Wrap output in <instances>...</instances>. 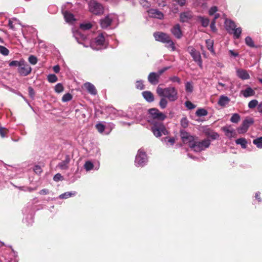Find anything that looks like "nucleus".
<instances>
[{
  "label": "nucleus",
  "mask_w": 262,
  "mask_h": 262,
  "mask_svg": "<svg viewBox=\"0 0 262 262\" xmlns=\"http://www.w3.org/2000/svg\"><path fill=\"white\" fill-rule=\"evenodd\" d=\"M148 15L150 17L162 19L163 17V13L157 9H150L148 11Z\"/></svg>",
  "instance_id": "f3484780"
},
{
  "label": "nucleus",
  "mask_w": 262,
  "mask_h": 262,
  "mask_svg": "<svg viewBox=\"0 0 262 262\" xmlns=\"http://www.w3.org/2000/svg\"><path fill=\"white\" fill-rule=\"evenodd\" d=\"M105 42V39L102 34H100L93 41H91L90 46L94 50H100Z\"/></svg>",
  "instance_id": "1a4fd4ad"
},
{
  "label": "nucleus",
  "mask_w": 262,
  "mask_h": 262,
  "mask_svg": "<svg viewBox=\"0 0 262 262\" xmlns=\"http://www.w3.org/2000/svg\"><path fill=\"white\" fill-rule=\"evenodd\" d=\"M71 195H72V193L71 192H65V193L60 195L59 198L62 199H67V198L70 197Z\"/></svg>",
  "instance_id": "8fccbe9b"
},
{
  "label": "nucleus",
  "mask_w": 262,
  "mask_h": 262,
  "mask_svg": "<svg viewBox=\"0 0 262 262\" xmlns=\"http://www.w3.org/2000/svg\"><path fill=\"white\" fill-rule=\"evenodd\" d=\"M254 120L251 118H246L243 121L240 127L237 128V131L239 134H243L247 132L248 128L252 124Z\"/></svg>",
  "instance_id": "9b49d317"
},
{
  "label": "nucleus",
  "mask_w": 262,
  "mask_h": 262,
  "mask_svg": "<svg viewBox=\"0 0 262 262\" xmlns=\"http://www.w3.org/2000/svg\"><path fill=\"white\" fill-rule=\"evenodd\" d=\"M149 113L152 117L154 119H157L159 120H164L166 118V116L157 108H151L149 110Z\"/></svg>",
  "instance_id": "ddd939ff"
},
{
  "label": "nucleus",
  "mask_w": 262,
  "mask_h": 262,
  "mask_svg": "<svg viewBox=\"0 0 262 262\" xmlns=\"http://www.w3.org/2000/svg\"><path fill=\"white\" fill-rule=\"evenodd\" d=\"M186 91L187 92L191 93L193 91V85L191 82H187L186 83Z\"/></svg>",
  "instance_id": "a19ab883"
},
{
  "label": "nucleus",
  "mask_w": 262,
  "mask_h": 262,
  "mask_svg": "<svg viewBox=\"0 0 262 262\" xmlns=\"http://www.w3.org/2000/svg\"><path fill=\"white\" fill-rule=\"evenodd\" d=\"M236 73L237 76L242 79L247 80L250 78V75L247 71L243 69H236Z\"/></svg>",
  "instance_id": "2eb2a0df"
},
{
  "label": "nucleus",
  "mask_w": 262,
  "mask_h": 262,
  "mask_svg": "<svg viewBox=\"0 0 262 262\" xmlns=\"http://www.w3.org/2000/svg\"><path fill=\"white\" fill-rule=\"evenodd\" d=\"M230 98L228 97L222 95L218 101V104L221 106H225L230 102Z\"/></svg>",
  "instance_id": "5701e85b"
},
{
  "label": "nucleus",
  "mask_w": 262,
  "mask_h": 262,
  "mask_svg": "<svg viewBox=\"0 0 262 262\" xmlns=\"http://www.w3.org/2000/svg\"><path fill=\"white\" fill-rule=\"evenodd\" d=\"M28 60L31 64L33 65L36 64L37 62V58L34 55L30 56Z\"/></svg>",
  "instance_id": "37998d69"
},
{
  "label": "nucleus",
  "mask_w": 262,
  "mask_h": 262,
  "mask_svg": "<svg viewBox=\"0 0 262 262\" xmlns=\"http://www.w3.org/2000/svg\"><path fill=\"white\" fill-rule=\"evenodd\" d=\"M245 42H246V43L248 46L251 47H254V43H253V40L251 37H250L249 36L247 37L245 39Z\"/></svg>",
  "instance_id": "a18cd8bd"
},
{
  "label": "nucleus",
  "mask_w": 262,
  "mask_h": 262,
  "mask_svg": "<svg viewBox=\"0 0 262 262\" xmlns=\"http://www.w3.org/2000/svg\"><path fill=\"white\" fill-rule=\"evenodd\" d=\"M20 64V61H12L9 64V65L10 66H17V67H18V68L19 67Z\"/></svg>",
  "instance_id": "13d9d810"
},
{
  "label": "nucleus",
  "mask_w": 262,
  "mask_h": 262,
  "mask_svg": "<svg viewBox=\"0 0 262 262\" xmlns=\"http://www.w3.org/2000/svg\"><path fill=\"white\" fill-rule=\"evenodd\" d=\"M223 130L225 133L226 136L229 138H232L235 134V132L233 129H230L229 127H225L223 128Z\"/></svg>",
  "instance_id": "393cba45"
},
{
  "label": "nucleus",
  "mask_w": 262,
  "mask_h": 262,
  "mask_svg": "<svg viewBox=\"0 0 262 262\" xmlns=\"http://www.w3.org/2000/svg\"><path fill=\"white\" fill-rule=\"evenodd\" d=\"M257 109L259 113H262V101L258 104Z\"/></svg>",
  "instance_id": "e2e57ef3"
},
{
  "label": "nucleus",
  "mask_w": 262,
  "mask_h": 262,
  "mask_svg": "<svg viewBox=\"0 0 262 262\" xmlns=\"http://www.w3.org/2000/svg\"><path fill=\"white\" fill-rule=\"evenodd\" d=\"M206 43L207 49L212 53L214 54L213 50V42L212 40L208 39L206 40Z\"/></svg>",
  "instance_id": "bb28decb"
},
{
  "label": "nucleus",
  "mask_w": 262,
  "mask_h": 262,
  "mask_svg": "<svg viewBox=\"0 0 262 262\" xmlns=\"http://www.w3.org/2000/svg\"><path fill=\"white\" fill-rule=\"evenodd\" d=\"M53 70H54V71L55 73H58V72H59V71H60V67H59V66H54V68H53Z\"/></svg>",
  "instance_id": "774afa93"
},
{
  "label": "nucleus",
  "mask_w": 262,
  "mask_h": 262,
  "mask_svg": "<svg viewBox=\"0 0 262 262\" xmlns=\"http://www.w3.org/2000/svg\"><path fill=\"white\" fill-rule=\"evenodd\" d=\"M151 130L156 137H160L162 135H166L168 134L163 124L161 122L154 123Z\"/></svg>",
  "instance_id": "20e7f679"
},
{
  "label": "nucleus",
  "mask_w": 262,
  "mask_h": 262,
  "mask_svg": "<svg viewBox=\"0 0 262 262\" xmlns=\"http://www.w3.org/2000/svg\"><path fill=\"white\" fill-rule=\"evenodd\" d=\"M253 143L256 145L258 148H262V137L254 140Z\"/></svg>",
  "instance_id": "2f4dec72"
},
{
  "label": "nucleus",
  "mask_w": 262,
  "mask_h": 262,
  "mask_svg": "<svg viewBox=\"0 0 262 262\" xmlns=\"http://www.w3.org/2000/svg\"><path fill=\"white\" fill-rule=\"evenodd\" d=\"M207 135L211 138L212 139H216L219 138V135L217 133L212 132V131H208L206 132Z\"/></svg>",
  "instance_id": "7c9ffc66"
},
{
  "label": "nucleus",
  "mask_w": 262,
  "mask_h": 262,
  "mask_svg": "<svg viewBox=\"0 0 262 262\" xmlns=\"http://www.w3.org/2000/svg\"><path fill=\"white\" fill-rule=\"evenodd\" d=\"M240 119V116L238 114L235 113L232 116L230 121L233 123H237L239 121Z\"/></svg>",
  "instance_id": "473e14b6"
},
{
  "label": "nucleus",
  "mask_w": 262,
  "mask_h": 262,
  "mask_svg": "<svg viewBox=\"0 0 262 262\" xmlns=\"http://www.w3.org/2000/svg\"><path fill=\"white\" fill-rule=\"evenodd\" d=\"M48 190L46 189H43L40 191L39 193L40 194H46L48 193Z\"/></svg>",
  "instance_id": "338daca9"
},
{
  "label": "nucleus",
  "mask_w": 262,
  "mask_h": 262,
  "mask_svg": "<svg viewBox=\"0 0 262 262\" xmlns=\"http://www.w3.org/2000/svg\"><path fill=\"white\" fill-rule=\"evenodd\" d=\"M8 130L4 127H0V135L2 137H4L6 136L7 134Z\"/></svg>",
  "instance_id": "603ef678"
},
{
  "label": "nucleus",
  "mask_w": 262,
  "mask_h": 262,
  "mask_svg": "<svg viewBox=\"0 0 262 262\" xmlns=\"http://www.w3.org/2000/svg\"><path fill=\"white\" fill-rule=\"evenodd\" d=\"M187 51L190 54L193 60L197 62L201 68H202V61L200 53L197 52L196 50L192 46L187 48Z\"/></svg>",
  "instance_id": "9d476101"
},
{
  "label": "nucleus",
  "mask_w": 262,
  "mask_h": 262,
  "mask_svg": "<svg viewBox=\"0 0 262 262\" xmlns=\"http://www.w3.org/2000/svg\"><path fill=\"white\" fill-rule=\"evenodd\" d=\"M30 66L24 61H20V64L18 69V72L22 75L27 76L31 72Z\"/></svg>",
  "instance_id": "f8f14e48"
},
{
  "label": "nucleus",
  "mask_w": 262,
  "mask_h": 262,
  "mask_svg": "<svg viewBox=\"0 0 262 262\" xmlns=\"http://www.w3.org/2000/svg\"><path fill=\"white\" fill-rule=\"evenodd\" d=\"M199 19L201 21L202 25L203 27H206L208 26L209 20L208 18L200 16L199 17Z\"/></svg>",
  "instance_id": "cd10ccee"
},
{
  "label": "nucleus",
  "mask_w": 262,
  "mask_h": 262,
  "mask_svg": "<svg viewBox=\"0 0 262 262\" xmlns=\"http://www.w3.org/2000/svg\"><path fill=\"white\" fill-rule=\"evenodd\" d=\"M242 94L245 97L247 98L250 96H253L255 95V91L250 87H248L247 89L241 91Z\"/></svg>",
  "instance_id": "aec40b11"
},
{
  "label": "nucleus",
  "mask_w": 262,
  "mask_h": 262,
  "mask_svg": "<svg viewBox=\"0 0 262 262\" xmlns=\"http://www.w3.org/2000/svg\"><path fill=\"white\" fill-rule=\"evenodd\" d=\"M169 69L168 67H165L163 68L162 69L158 71L157 72H156V73L158 75V76L160 77V76L167 70Z\"/></svg>",
  "instance_id": "6e6d98bb"
},
{
  "label": "nucleus",
  "mask_w": 262,
  "mask_h": 262,
  "mask_svg": "<svg viewBox=\"0 0 262 262\" xmlns=\"http://www.w3.org/2000/svg\"><path fill=\"white\" fill-rule=\"evenodd\" d=\"M63 15L66 21L68 23H72L75 20L74 15L67 11L63 13Z\"/></svg>",
  "instance_id": "b1692460"
},
{
  "label": "nucleus",
  "mask_w": 262,
  "mask_h": 262,
  "mask_svg": "<svg viewBox=\"0 0 262 262\" xmlns=\"http://www.w3.org/2000/svg\"><path fill=\"white\" fill-rule=\"evenodd\" d=\"M48 80L50 82H55L57 80V77L54 74H50L48 76Z\"/></svg>",
  "instance_id": "ea45409f"
},
{
  "label": "nucleus",
  "mask_w": 262,
  "mask_h": 262,
  "mask_svg": "<svg viewBox=\"0 0 262 262\" xmlns=\"http://www.w3.org/2000/svg\"><path fill=\"white\" fill-rule=\"evenodd\" d=\"M197 140L198 138H196L191 148L195 152H200L205 150L208 148L210 144V142L208 139H205L202 141H198Z\"/></svg>",
  "instance_id": "39448f33"
},
{
  "label": "nucleus",
  "mask_w": 262,
  "mask_h": 262,
  "mask_svg": "<svg viewBox=\"0 0 262 262\" xmlns=\"http://www.w3.org/2000/svg\"><path fill=\"white\" fill-rule=\"evenodd\" d=\"M62 178V177L60 173H57L55 174V176L54 177V180L55 181H58L61 180Z\"/></svg>",
  "instance_id": "bf43d9fd"
},
{
  "label": "nucleus",
  "mask_w": 262,
  "mask_h": 262,
  "mask_svg": "<svg viewBox=\"0 0 262 262\" xmlns=\"http://www.w3.org/2000/svg\"><path fill=\"white\" fill-rule=\"evenodd\" d=\"M156 92L158 96L167 98L170 101H175L178 98V92L172 86H169L166 88L158 86Z\"/></svg>",
  "instance_id": "f257e3e1"
},
{
  "label": "nucleus",
  "mask_w": 262,
  "mask_h": 262,
  "mask_svg": "<svg viewBox=\"0 0 262 262\" xmlns=\"http://www.w3.org/2000/svg\"><path fill=\"white\" fill-rule=\"evenodd\" d=\"M167 105V101L164 97H162L159 102V105L162 109L165 108Z\"/></svg>",
  "instance_id": "72a5a7b5"
},
{
  "label": "nucleus",
  "mask_w": 262,
  "mask_h": 262,
  "mask_svg": "<svg viewBox=\"0 0 262 262\" xmlns=\"http://www.w3.org/2000/svg\"><path fill=\"white\" fill-rule=\"evenodd\" d=\"M185 105L189 110L193 109L195 107L192 103L189 101L185 102Z\"/></svg>",
  "instance_id": "3c124183"
},
{
  "label": "nucleus",
  "mask_w": 262,
  "mask_h": 262,
  "mask_svg": "<svg viewBox=\"0 0 262 262\" xmlns=\"http://www.w3.org/2000/svg\"><path fill=\"white\" fill-rule=\"evenodd\" d=\"M191 17V15L188 12H184L181 14L180 19L182 22L187 21Z\"/></svg>",
  "instance_id": "a878e982"
},
{
  "label": "nucleus",
  "mask_w": 262,
  "mask_h": 262,
  "mask_svg": "<svg viewBox=\"0 0 262 262\" xmlns=\"http://www.w3.org/2000/svg\"><path fill=\"white\" fill-rule=\"evenodd\" d=\"M147 159L145 152L140 149L138 150L135 159V165L138 167L143 166L147 162Z\"/></svg>",
  "instance_id": "423d86ee"
},
{
  "label": "nucleus",
  "mask_w": 262,
  "mask_h": 262,
  "mask_svg": "<svg viewBox=\"0 0 262 262\" xmlns=\"http://www.w3.org/2000/svg\"><path fill=\"white\" fill-rule=\"evenodd\" d=\"M170 32L176 38L180 39L182 37L183 34L179 24L174 25L170 30Z\"/></svg>",
  "instance_id": "dca6fc26"
},
{
  "label": "nucleus",
  "mask_w": 262,
  "mask_h": 262,
  "mask_svg": "<svg viewBox=\"0 0 262 262\" xmlns=\"http://www.w3.org/2000/svg\"><path fill=\"white\" fill-rule=\"evenodd\" d=\"M84 168L87 170L89 171L93 168L94 165L93 164L90 162L87 161L85 162L84 165Z\"/></svg>",
  "instance_id": "4c0bfd02"
},
{
  "label": "nucleus",
  "mask_w": 262,
  "mask_h": 262,
  "mask_svg": "<svg viewBox=\"0 0 262 262\" xmlns=\"http://www.w3.org/2000/svg\"><path fill=\"white\" fill-rule=\"evenodd\" d=\"M258 102L257 100L254 99L250 101L248 103V107L249 108H254L256 106H258Z\"/></svg>",
  "instance_id": "f704fd0d"
},
{
  "label": "nucleus",
  "mask_w": 262,
  "mask_h": 262,
  "mask_svg": "<svg viewBox=\"0 0 262 262\" xmlns=\"http://www.w3.org/2000/svg\"><path fill=\"white\" fill-rule=\"evenodd\" d=\"M225 24L226 28L229 33L233 34L236 38L239 37L242 32L241 28H236L235 23L231 20L226 19Z\"/></svg>",
  "instance_id": "7ed1b4c3"
},
{
  "label": "nucleus",
  "mask_w": 262,
  "mask_h": 262,
  "mask_svg": "<svg viewBox=\"0 0 262 262\" xmlns=\"http://www.w3.org/2000/svg\"><path fill=\"white\" fill-rule=\"evenodd\" d=\"M154 36L156 40L165 43L167 48L171 49L172 51L176 50L174 42L167 34L162 32H157L154 34Z\"/></svg>",
  "instance_id": "f03ea898"
},
{
  "label": "nucleus",
  "mask_w": 262,
  "mask_h": 262,
  "mask_svg": "<svg viewBox=\"0 0 262 262\" xmlns=\"http://www.w3.org/2000/svg\"><path fill=\"white\" fill-rule=\"evenodd\" d=\"M34 171L37 174H40L42 172L41 167L38 165H35L34 167Z\"/></svg>",
  "instance_id": "5fc2aeb1"
},
{
  "label": "nucleus",
  "mask_w": 262,
  "mask_h": 262,
  "mask_svg": "<svg viewBox=\"0 0 262 262\" xmlns=\"http://www.w3.org/2000/svg\"><path fill=\"white\" fill-rule=\"evenodd\" d=\"M89 6L90 11L94 14L99 15L103 12V8L102 5L94 0H91Z\"/></svg>",
  "instance_id": "0eeeda50"
},
{
  "label": "nucleus",
  "mask_w": 262,
  "mask_h": 262,
  "mask_svg": "<svg viewBox=\"0 0 262 262\" xmlns=\"http://www.w3.org/2000/svg\"><path fill=\"white\" fill-rule=\"evenodd\" d=\"M189 124V121L186 117H183L181 120V125L184 128L188 127Z\"/></svg>",
  "instance_id": "c9c22d12"
},
{
  "label": "nucleus",
  "mask_w": 262,
  "mask_h": 262,
  "mask_svg": "<svg viewBox=\"0 0 262 262\" xmlns=\"http://www.w3.org/2000/svg\"><path fill=\"white\" fill-rule=\"evenodd\" d=\"M29 93L30 96L31 97H33V96L34 95V91H33V89L31 88V87L29 88Z\"/></svg>",
  "instance_id": "0e129e2a"
},
{
  "label": "nucleus",
  "mask_w": 262,
  "mask_h": 262,
  "mask_svg": "<svg viewBox=\"0 0 262 262\" xmlns=\"http://www.w3.org/2000/svg\"><path fill=\"white\" fill-rule=\"evenodd\" d=\"M174 1L181 6L185 5L186 3V0H174Z\"/></svg>",
  "instance_id": "052dcab7"
},
{
  "label": "nucleus",
  "mask_w": 262,
  "mask_h": 262,
  "mask_svg": "<svg viewBox=\"0 0 262 262\" xmlns=\"http://www.w3.org/2000/svg\"><path fill=\"white\" fill-rule=\"evenodd\" d=\"M136 88L139 90H143L144 89V86L142 81H137L136 84Z\"/></svg>",
  "instance_id": "09e8293b"
},
{
  "label": "nucleus",
  "mask_w": 262,
  "mask_h": 262,
  "mask_svg": "<svg viewBox=\"0 0 262 262\" xmlns=\"http://www.w3.org/2000/svg\"><path fill=\"white\" fill-rule=\"evenodd\" d=\"M195 114L198 116H205L207 115V111L204 108H200L196 111Z\"/></svg>",
  "instance_id": "c756f323"
},
{
  "label": "nucleus",
  "mask_w": 262,
  "mask_h": 262,
  "mask_svg": "<svg viewBox=\"0 0 262 262\" xmlns=\"http://www.w3.org/2000/svg\"><path fill=\"white\" fill-rule=\"evenodd\" d=\"M215 21L213 20L210 24V28L213 31H215L216 28L215 26Z\"/></svg>",
  "instance_id": "680f3d73"
},
{
  "label": "nucleus",
  "mask_w": 262,
  "mask_h": 262,
  "mask_svg": "<svg viewBox=\"0 0 262 262\" xmlns=\"http://www.w3.org/2000/svg\"><path fill=\"white\" fill-rule=\"evenodd\" d=\"M144 98L148 102H151L154 100V96L150 91H144L142 93Z\"/></svg>",
  "instance_id": "4be33fe9"
},
{
  "label": "nucleus",
  "mask_w": 262,
  "mask_h": 262,
  "mask_svg": "<svg viewBox=\"0 0 262 262\" xmlns=\"http://www.w3.org/2000/svg\"><path fill=\"white\" fill-rule=\"evenodd\" d=\"M96 127L97 129V130H98V132H100V133H103L105 129L104 125L101 123L97 124L96 125Z\"/></svg>",
  "instance_id": "de8ad7c7"
},
{
  "label": "nucleus",
  "mask_w": 262,
  "mask_h": 262,
  "mask_svg": "<svg viewBox=\"0 0 262 262\" xmlns=\"http://www.w3.org/2000/svg\"><path fill=\"white\" fill-rule=\"evenodd\" d=\"M84 88L92 95H96L97 91L93 84L90 82H86L83 85Z\"/></svg>",
  "instance_id": "6ab92c4d"
},
{
  "label": "nucleus",
  "mask_w": 262,
  "mask_h": 262,
  "mask_svg": "<svg viewBox=\"0 0 262 262\" xmlns=\"http://www.w3.org/2000/svg\"><path fill=\"white\" fill-rule=\"evenodd\" d=\"M169 69L168 67H165L163 68L162 69L158 71L157 72H156V73L158 75V76L160 77V76L167 70Z\"/></svg>",
  "instance_id": "4d7b16f0"
},
{
  "label": "nucleus",
  "mask_w": 262,
  "mask_h": 262,
  "mask_svg": "<svg viewBox=\"0 0 262 262\" xmlns=\"http://www.w3.org/2000/svg\"><path fill=\"white\" fill-rule=\"evenodd\" d=\"M163 140L166 143H169L171 145H173L175 142V139L174 138L166 137L163 139Z\"/></svg>",
  "instance_id": "49530a36"
},
{
  "label": "nucleus",
  "mask_w": 262,
  "mask_h": 262,
  "mask_svg": "<svg viewBox=\"0 0 262 262\" xmlns=\"http://www.w3.org/2000/svg\"><path fill=\"white\" fill-rule=\"evenodd\" d=\"M92 25L90 23L81 24L80 25V28L84 30H86L91 29Z\"/></svg>",
  "instance_id": "79ce46f5"
},
{
  "label": "nucleus",
  "mask_w": 262,
  "mask_h": 262,
  "mask_svg": "<svg viewBox=\"0 0 262 262\" xmlns=\"http://www.w3.org/2000/svg\"><path fill=\"white\" fill-rule=\"evenodd\" d=\"M55 90L57 93H61L63 91V86L61 83H58L55 86Z\"/></svg>",
  "instance_id": "c03bdc74"
},
{
  "label": "nucleus",
  "mask_w": 262,
  "mask_h": 262,
  "mask_svg": "<svg viewBox=\"0 0 262 262\" xmlns=\"http://www.w3.org/2000/svg\"><path fill=\"white\" fill-rule=\"evenodd\" d=\"M114 18V16L111 15L106 16L104 18L101 19L100 24L102 28L105 29L110 26Z\"/></svg>",
  "instance_id": "4468645a"
},
{
  "label": "nucleus",
  "mask_w": 262,
  "mask_h": 262,
  "mask_svg": "<svg viewBox=\"0 0 262 262\" xmlns=\"http://www.w3.org/2000/svg\"><path fill=\"white\" fill-rule=\"evenodd\" d=\"M217 11V8L216 6L212 7L209 10V14L212 15Z\"/></svg>",
  "instance_id": "864d4df0"
},
{
  "label": "nucleus",
  "mask_w": 262,
  "mask_h": 262,
  "mask_svg": "<svg viewBox=\"0 0 262 262\" xmlns=\"http://www.w3.org/2000/svg\"><path fill=\"white\" fill-rule=\"evenodd\" d=\"M0 53L3 55L7 56L9 53V51L6 47L0 46Z\"/></svg>",
  "instance_id": "58836bf2"
},
{
  "label": "nucleus",
  "mask_w": 262,
  "mask_h": 262,
  "mask_svg": "<svg viewBox=\"0 0 262 262\" xmlns=\"http://www.w3.org/2000/svg\"><path fill=\"white\" fill-rule=\"evenodd\" d=\"M159 77L156 72L149 73L148 76V80L151 84H157L159 82Z\"/></svg>",
  "instance_id": "a211bd4d"
},
{
  "label": "nucleus",
  "mask_w": 262,
  "mask_h": 262,
  "mask_svg": "<svg viewBox=\"0 0 262 262\" xmlns=\"http://www.w3.org/2000/svg\"><path fill=\"white\" fill-rule=\"evenodd\" d=\"M72 98V96L70 93H67L64 94L62 98V101L63 102H67L69 101H70Z\"/></svg>",
  "instance_id": "e433bc0d"
},
{
  "label": "nucleus",
  "mask_w": 262,
  "mask_h": 262,
  "mask_svg": "<svg viewBox=\"0 0 262 262\" xmlns=\"http://www.w3.org/2000/svg\"><path fill=\"white\" fill-rule=\"evenodd\" d=\"M181 137L183 142L184 144H188L189 147L192 148L196 137L190 135L185 131L181 132Z\"/></svg>",
  "instance_id": "6e6552de"
},
{
  "label": "nucleus",
  "mask_w": 262,
  "mask_h": 262,
  "mask_svg": "<svg viewBox=\"0 0 262 262\" xmlns=\"http://www.w3.org/2000/svg\"><path fill=\"white\" fill-rule=\"evenodd\" d=\"M236 143L237 144H240L243 148L246 147L247 141L244 138H239L236 140Z\"/></svg>",
  "instance_id": "c85d7f7f"
},
{
  "label": "nucleus",
  "mask_w": 262,
  "mask_h": 262,
  "mask_svg": "<svg viewBox=\"0 0 262 262\" xmlns=\"http://www.w3.org/2000/svg\"><path fill=\"white\" fill-rule=\"evenodd\" d=\"M141 3L142 5H143V6H145V7L149 6L148 3L147 1H146L145 0H141Z\"/></svg>",
  "instance_id": "69168bd1"
},
{
  "label": "nucleus",
  "mask_w": 262,
  "mask_h": 262,
  "mask_svg": "<svg viewBox=\"0 0 262 262\" xmlns=\"http://www.w3.org/2000/svg\"><path fill=\"white\" fill-rule=\"evenodd\" d=\"M70 162V158L69 156H66L64 160L59 163L58 166L61 169L66 170L69 167L68 164Z\"/></svg>",
  "instance_id": "412c9836"
}]
</instances>
